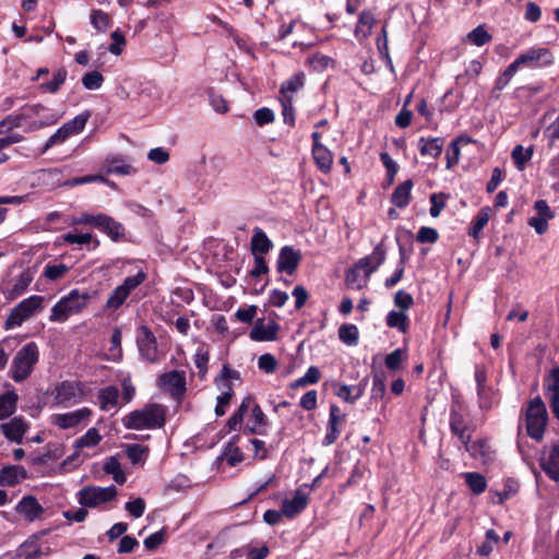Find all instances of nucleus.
Here are the masks:
<instances>
[{
    "mask_svg": "<svg viewBox=\"0 0 559 559\" xmlns=\"http://www.w3.org/2000/svg\"><path fill=\"white\" fill-rule=\"evenodd\" d=\"M16 512L24 515L26 520L34 521L44 513V508L34 496H25L15 508Z\"/></svg>",
    "mask_w": 559,
    "mask_h": 559,
    "instance_id": "23",
    "label": "nucleus"
},
{
    "mask_svg": "<svg viewBox=\"0 0 559 559\" xmlns=\"http://www.w3.org/2000/svg\"><path fill=\"white\" fill-rule=\"evenodd\" d=\"M253 118L258 126H264L274 121V112L270 108L262 107L254 111Z\"/></svg>",
    "mask_w": 559,
    "mask_h": 559,
    "instance_id": "64",
    "label": "nucleus"
},
{
    "mask_svg": "<svg viewBox=\"0 0 559 559\" xmlns=\"http://www.w3.org/2000/svg\"><path fill=\"white\" fill-rule=\"evenodd\" d=\"M394 305L402 311H406L414 305V298L411 294L400 289L394 296Z\"/></svg>",
    "mask_w": 559,
    "mask_h": 559,
    "instance_id": "60",
    "label": "nucleus"
},
{
    "mask_svg": "<svg viewBox=\"0 0 559 559\" xmlns=\"http://www.w3.org/2000/svg\"><path fill=\"white\" fill-rule=\"evenodd\" d=\"M376 19L370 11H362L355 28V36L359 39H366L372 31Z\"/></svg>",
    "mask_w": 559,
    "mask_h": 559,
    "instance_id": "31",
    "label": "nucleus"
},
{
    "mask_svg": "<svg viewBox=\"0 0 559 559\" xmlns=\"http://www.w3.org/2000/svg\"><path fill=\"white\" fill-rule=\"evenodd\" d=\"M33 282V273L29 270L23 271L15 280L12 288L7 292V298L13 300L20 297Z\"/></svg>",
    "mask_w": 559,
    "mask_h": 559,
    "instance_id": "30",
    "label": "nucleus"
},
{
    "mask_svg": "<svg viewBox=\"0 0 559 559\" xmlns=\"http://www.w3.org/2000/svg\"><path fill=\"white\" fill-rule=\"evenodd\" d=\"M525 420L527 435L535 440H540L546 429L548 414L546 405L539 396L534 397L530 402L525 413Z\"/></svg>",
    "mask_w": 559,
    "mask_h": 559,
    "instance_id": "4",
    "label": "nucleus"
},
{
    "mask_svg": "<svg viewBox=\"0 0 559 559\" xmlns=\"http://www.w3.org/2000/svg\"><path fill=\"white\" fill-rule=\"evenodd\" d=\"M19 396L14 390L0 395V420L10 417L16 411Z\"/></svg>",
    "mask_w": 559,
    "mask_h": 559,
    "instance_id": "32",
    "label": "nucleus"
},
{
    "mask_svg": "<svg viewBox=\"0 0 559 559\" xmlns=\"http://www.w3.org/2000/svg\"><path fill=\"white\" fill-rule=\"evenodd\" d=\"M72 133L64 127H60L45 143L44 147L40 151V154H45L50 147L56 144H61L67 141Z\"/></svg>",
    "mask_w": 559,
    "mask_h": 559,
    "instance_id": "49",
    "label": "nucleus"
},
{
    "mask_svg": "<svg viewBox=\"0 0 559 559\" xmlns=\"http://www.w3.org/2000/svg\"><path fill=\"white\" fill-rule=\"evenodd\" d=\"M534 154V146L531 145L527 148H524L522 145H516L511 153V157L514 162L516 169L523 170L525 168L526 163L532 158Z\"/></svg>",
    "mask_w": 559,
    "mask_h": 559,
    "instance_id": "38",
    "label": "nucleus"
},
{
    "mask_svg": "<svg viewBox=\"0 0 559 559\" xmlns=\"http://www.w3.org/2000/svg\"><path fill=\"white\" fill-rule=\"evenodd\" d=\"M91 298L88 292L72 289L67 296L62 297L51 309L49 320L51 322H64L72 314L81 312Z\"/></svg>",
    "mask_w": 559,
    "mask_h": 559,
    "instance_id": "3",
    "label": "nucleus"
},
{
    "mask_svg": "<svg viewBox=\"0 0 559 559\" xmlns=\"http://www.w3.org/2000/svg\"><path fill=\"white\" fill-rule=\"evenodd\" d=\"M26 478L27 472L21 465H8L0 469V486L13 487Z\"/></svg>",
    "mask_w": 559,
    "mask_h": 559,
    "instance_id": "22",
    "label": "nucleus"
},
{
    "mask_svg": "<svg viewBox=\"0 0 559 559\" xmlns=\"http://www.w3.org/2000/svg\"><path fill=\"white\" fill-rule=\"evenodd\" d=\"M91 23L97 31H105L109 26V17L105 12L94 10L91 14Z\"/></svg>",
    "mask_w": 559,
    "mask_h": 559,
    "instance_id": "61",
    "label": "nucleus"
},
{
    "mask_svg": "<svg viewBox=\"0 0 559 559\" xmlns=\"http://www.w3.org/2000/svg\"><path fill=\"white\" fill-rule=\"evenodd\" d=\"M39 359L38 346L34 342L25 344L17 350L11 364V377L15 382H23L33 372Z\"/></svg>",
    "mask_w": 559,
    "mask_h": 559,
    "instance_id": "2",
    "label": "nucleus"
},
{
    "mask_svg": "<svg viewBox=\"0 0 559 559\" xmlns=\"http://www.w3.org/2000/svg\"><path fill=\"white\" fill-rule=\"evenodd\" d=\"M136 345L142 359L148 362L158 360L157 341L148 326L141 325L138 329Z\"/></svg>",
    "mask_w": 559,
    "mask_h": 559,
    "instance_id": "9",
    "label": "nucleus"
},
{
    "mask_svg": "<svg viewBox=\"0 0 559 559\" xmlns=\"http://www.w3.org/2000/svg\"><path fill=\"white\" fill-rule=\"evenodd\" d=\"M544 391L554 416L559 420V367L552 368L545 377Z\"/></svg>",
    "mask_w": 559,
    "mask_h": 559,
    "instance_id": "12",
    "label": "nucleus"
},
{
    "mask_svg": "<svg viewBox=\"0 0 559 559\" xmlns=\"http://www.w3.org/2000/svg\"><path fill=\"white\" fill-rule=\"evenodd\" d=\"M312 156L318 168L324 173H330L333 165L332 153L322 144L312 145Z\"/></svg>",
    "mask_w": 559,
    "mask_h": 559,
    "instance_id": "28",
    "label": "nucleus"
},
{
    "mask_svg": "<svg viewBox=\"0 0 559 559\" xmlns=\"http://www.w3.org/2000/svg\"><path fill=\"white\" fill-rule=\"evenodd\" d=\"M91 414L92 411L90 408L83 407L73 412L58 414L53 417L52 423L61 429L74 428L86 420Z\"/></svg>",
    "mask_w": 559,
    "mask_h": 559,
    "instance_id": "17",
    "label": "nucleus"
},
{
    "mask_svg": "<svg viewBox=\"0 0 559 559\" xmlns=\"http://www.w3.org/2000/svg\"><path fill=\"white\" fill-rule=\"evenodd\" d=\"M117 488L111 485L108 487L86 486L78 493L79 503L86 508H96L115 499Z\"/></svg>",
    "mask_w": 559,
    "mask_h": 559,
    "instance_id": "7",
    "label": "nucleus"
},
{
    "mask_svg": "<svg viewBox=\"0 0 559 559\" xmlns=\"http://www.w3.org/2000/svg\"><path fill=\"white\" fill-rule=\"evenodd\" d=\"M307 503L308 500L306 495L302 491L297 490L293 499L285 500L283 502V514L289 519H293L306 509Z\"/></svg>",
    "mask_w": 559,
    "mask_h": 559,
    "instance_id": "25",
    "label": "nucleus"
},
{
    "mask_svg": "<svg viewBox=\"0 0 559 559\" xmlns=\"http://www.w3.org/2000/svg\"><path fill=\"white\" fill-rule=\"evenodd\" d=\"M84 385L76 381H63L56 388L55 401L58 405L68 407L83 401Z\"/></svg>",
    "mask_w": 559,
    "mask_h": 559,
    "instance_id": "8",
    "label": "nucleus"
},
{
    "mask_svg": "<svg viewBox=\"0 0 559 559\" xmlns=\"http://www.w3.org/2000/svg\"><path fill=\"white\" fill-rule=\"evenodd\" d=\"M466 39L473 45L481 47L491 40V35L484 25H478L466 35Z\"/></svg>",
    "mask_w": 559,
    "mask_h": 559,
    "instance_id": "44",
    "label": "nucleus"
},
{
    "mask_svg": "<svg viewBox=\"0 0 559 559\" xmlns=\"http://www.w3.org/2000/svg\"><path fill=\"white\" fill-rule=\"evenodd\" d=\"M258 367L265 373H273L277 368V361L272 354H263L258 359Z\"/></svg>",
    "mask_w": 559,
    "mask_h": 559,
    "instance_id": "59",
    "label": "nucleus"
},
{
    "mask_svg": "<svg viewBox=\"0 0 559 559\" xmlns=\"http://www.w3.org/2000/svg\"><path fill=\"white\" fill-rule=\"evenodd\" d=\"M554 61L552 53L548 48H531L521 53L513 62L520 69L521 67H543L549 66Z\"/></svg>",
    "mask_w": 559,
    "mask_h": 559,
    "instance_id": "11",
    "label": "nucleus"
},
{
    "mask_svg": "<svg viewBox=\"0 0 559 559\" xmlns=\"http://www.w3.org/2000/svg\"><path fill=\"white\" fill-rule=\"evenodd\" d=\"M146 278V274L143 271H139L135 275L128 276L123 283L117 286L109 295L105 309L115 311L119 309L130 294L140 286Z\"/></svg>",
    "mask_w": 559,
    "mask_h": 559,
    "instance_id": "6",
    "label": "nucleus"
},
{
    "mask_svg": "<svg viewBox=\"0 0 559 559\" xmlns=\"http://www.w3.org/2000/svg\"><path fill=\"white\" fill-rule=\"evenodd\" d=\"M272 248L273 242L269 239L266 234L259 227L254 228L250 243L252 254H261V257H264Z\"/></svg>",
    "mask_w": 559,
    "mask_h": 559,
    "instance_id": "27",
    "label": "nucleus"
},
{
    "mask_svg": "<svg viewBox=\"0 0 559 559\" xmlns=\"http://www.w3.org/2000/svg\"><path fill=\"white\" fill-rule=\"evenodd\" d=\"M209 360V350L205 348V346H200L194 354V364L199 370L200 379H204L206 376Z\"/></svg>",
    "mask_w": 559,
    "mask_h": 559,
    "instance_id": "46",
    "label": "nucleus"
},
{
    "mask_svg": "<svg viewBox=\"0 0 559 559\" xmlns=\"http://www.w3.org/2000/svg\"><path fill=\"white\" fill-rule=\"evenodd\" d=\"M159 384L173 399L181 401L187 390L185 371L173 370L163 373L159 377Z\"/></svg>",
    "mask_w": 559,
    "mask_h": 559,
    "instance_id": "10",
    "label": "nucleus"
},
{
    "mask_svg": "<svg viewBox=\"0 0 559 559\" xmlns=\"http://www.w3.org/2000/svg\"><path fill=\"white\" fill-rule=\"evenodd\" d=\"M301 260V254L298 250L290 246H284L278 254L276 269L280 273L293 275L297 270Z\"/></svg>",
    "mask_w": 559,
    "mask_h": 559,
    "instance_id": "14",
    "label": "nucleus"
},
{
    "mask_svg": "<svg viewBox=\"0 0 559 559\" xmlns=\"http://www.w3.org/2000/svg\"><path fill=\"white\" fill-rule=\"evenodd\" d=\"M358 335V329L354 324H343L338 329V337L346 345H356Z\"/></svg>",
    "mask_w": 559,
    "mask_h": 559,
    "instance_id": "45",
    "label": "nucleus"
},
{
    "mask_svg": "<svg viewBox=\"0 0 559 559\" xmlns=\"http://www.w3.org/2000/svg\"><path fill=\"white\" fill-rule=\"evenodd\" d=\"M96 228L105 233L114 241H118L124 236L123 225L103 213L99 214Z\"/></svg>",
    "mask_w": 559,
    "mask_h": 559,
    "instance_id": "20",
    "label": "nucleus"
},
{
    "mask_svg": "<svg viewBox=\"0 0 559 559\" xmlns=\"http://www.w3.org/2000/svg\"><path fill=\"white\" fill-rule=\"evenodd\" d=\"M100 441V436L96 428L88 429L81 438L75 441L76 448L95 447Z\"/></svg>",
    "mask_w": 559,
    "mask_h": 559,
    "instance_id": "53",
    "label": "nucleus"
},
{
    "mask_svg": "<svg viewBox=\"0 0 559 559\" xmlns=\"http://www.w3.org/2000/svg\"><path fill=\"white\" fill-rule=\"evenodd\" d=\"M103 168L107 174L119 176H129L136 173V169L119 155H108L103 163Z\"/></svg>",
    "mask_w": 559,
    "mask_h": 559,
    "instance_id": "19",
    "label": "nucleus"
},
{
    "mask_svg": "<svg viewBox=\"0 0 559 559\" xmlns=\"http://www.w3.org/2000/svg\"><path fill=\"white\" fill-rule=\"evenodd\" d=\"M28 430V424L26 420L16 416L11 418L9 421L0 424V431L11 442L21 444L23 442L24 435Z\"/></svg>",
    "mask_w": 559,
    "mask_h": 559,
    "instance_id": "13",
    "label": "nucleus"
},
{
    "mask_svg": "<svg viewBox=\"0 0 559 559\" xmlns=\"http://www.w3.org/2000/svg\"><path fill=\"white\" fill-rule=\"evenodd\" d=\"M104 81L103 74L97 70L87 72L82 78V84L88 91L100 88Z\"/></svg>",
    "mask_w": 559,
    "mask_h": 559,
    "instance_id": "50",
    "label": "nucleus"
},
{
    "mask_svg": "<svg viewBox=\"0 0 559 559\" xmlns=\"http://www.w3.org/2000/svg\"><path fill=\"white\" fill-rule=\"evenodd\" d=\"M444 140L442 138H429L421 136L418 140V150L423 156H431L437 158L440 156L443 150Z\"/></svg>",
    "mask_w": 559,
    "mask_h": 559,
    "instance_id": "29",
    "label": "nucleus"
},
{
    "mask_svg": "<svg viewBox=\"0 0 559 559\" xmlns=\"http://www.w3.org/2000/svg\"><path fill=\"white\" fill-rule=\"evenodd\" d=\"M239 437L234 436L231 440L226 444L224 451H223V459L226 460V462L230 466H235L238 463H240L243 460V453L241 450L236 445V442L238 441Z\"/></svg>",
    "mask_w": 559,
    "mask_h": 559,
    "instance_id": "35",
    "label": "nucleus"
},
{
    "mask_svg": "<svg viewBox=\"0 0 559 559\" xmlns=\"http://www.w3.org/2000/svg\"><path fill=\"white\" fill-rule=\"evenodd\" d=\"M386 325L405 333L408 329V317L404 311L392 310L386 316Z\"/></svg>",
    "mask_w": 559,
    "mask_h": 559,
    "instance_id": "41",
    "label": "nucleus"
},
{
    "mask_svg": "<svg viewBox=\"0 0 559 559\" xmlns=\"http://www.w3.org/2000/svg\"><path fill=\"white\" fill-rule=\"evenodd\" d=\"M223 389L224 392L222 395L217 396V403L215 406V414L218 417L225 415V407L229 405L230 400L234 395L231 383H224Z\"/></svg>",
    "mask_w": 559,
    "mask_h": 559,
    "instance_id": "47",
    "label": "nucleus"
},
{
    "mask_svg": "<svg viewBox=\"0 0 559 559\" xmlns=\"http://www.w3.org/2000/svg\"><path fill=\"white\" fill-rule=\"evenodd\" d=\"M278 330L280 325L275 321L264 324L263 320H258L250 331V338L255 342L275 341Z\"/></svg>",
    "mask_w": 559,
    "mask_h": 559,
    "instance_id": "21",
    "label": "nucleus"
},
{
    "mask_svg": "<svg viewBox=\"0 0 559 559\" xmlns=\"http://www.w3.org/2000/svg\"><path fill=\"white\" fill-rule=\"evenodd\" d=\"M475 380H476V384H477V394H478V397H479V404H480V407L484 408V407H489L490 405L486 402V397H487V393H488V388L486 385L487 383V373H486V370L484 367H479L477 366L476 367V370H475Z\"/></svg>",
    "mask_w": 559,
    "mask_h": 559,
    "instance_id": "36",
    "label": "nucleus"
},
{
    "mask_svg": "<svg viewBox=\"0 0 559 559\" xmlns=\"http://www.w3.org/2000/svg\"><path fill=\"white\" fill-rule=\"evenodd\" d=\"M67 74H68V72L64 68L58 69L53 73V78L51 81L41 83L39 85L40 91H43L45 93H50V94L57 93L59 91V88L61 87V85L66 82Z\"/></svg>",
    "mask_w": 559,
    "mask_h": 559,
    "instance_id": "40",
    "label": "nucleus"
},
{
    "mask_svg": "<svg viewBox=\"0 0 559 559\" xmlns=\"http://www.w3.org/2000/svg\"><path fill=\"white\" fill-rule=\"evenodd\" d=\"M88 117L90 115L87 112L78 115L70 121L66 122L63 126L72 133V135L80 133L84 129Z\"/></svg>",
    "mask_w": 559,
    "mask_h": 559,
    "instance_id": "54",
    "label": "nucleus"
},
{
    "mask_svg": "<svg viewBox=\"0 0 559 559\" xmlns=\"http://www.w3.org/2000/svg\"><path fill=\"white\" fill-rule=\"evenodd\" d=\"M386 250L383 241L379 242L371 254L359 259L356 264L360 267L366 277H369L385 260Z\"/></svg>",
    "mask_w": 559,
    "mask_h": 559,
    "instance_id": "15",
    "label": "nucleus"
},
{
    "mask_svg": "<svg viewBox=\"0 0 559 559\" xmlns=\"http://www.w3.org/2000/svg\"><path fill=\"white\" fill-rule=\"evenodd\" d=\"M519 68L514 62L510 63L507 69L496 79L493 91H502L514 76Z\"/></svg>",
    "mask_w": 559,
    "mask_h": 559,
    "instance_id": "51",
    "label": "nucleus"
},
{
    "mask_svg": "<svg viewBox=\"0 0 559 559\" xmlns=\"http://www.w3.org/2000/svg\"><path fill=\"white\" fill-rule=\"evenodd\" d=\"M380 159L383 164V166L386 169L389 182L392 183L394 180L395 175L399 171V165L390 156L388 152H382L380 154Z\"/></svg>",
    "mask_w": 559,
    "mask_h": 559,
    "instance_id": "55",
    "label": "nucleus"
},
{
    "mask_svg": "<svg viewBox=\"0 0 559 559\" xmlns=\"http://www.w3.org/2000/svg\"><path fill=\"white\" fill-rule=\"evenodd\" d=\"M361 271L362 270L355 263V265L346 272L345 283L347 287L352 289H361L366 286L369 277H366V273L361 276Z\"/></svg>",
    "mask_w": 559,
    "mask_h": 559,
    "instance_id": "37",
    "label": "nucleus"
},
{
    "mask_svg": "<svg viewBox=\"0 0 559 559\" xmlns=\"http://www.w3.org/2000/svg\"><path fill=\"white\" fill-rule=\"evenodd\" d=\"M489 209L484 207L478 211L477 215L471 223V227L468 230V235L473 238H477L483 228L487 225L489 221Z\"/></svg>",
    "mask_w": 559,
    "mask_h": 559,
    "instance_id": "43",
    "label": "nucleus"
},
{
    "mask_svg": "<svg viewBox=\"0 0 559 559\" xmlns=\"http://www.w3.org/2000/svg\"><path fill=\"white\" fill-rule=\"evenodd\" d=\"M231 380H240V372L231 369L228 365H224L221 374L215 378V384L219 385V381L224 383H230Z\"/></svg>",
    "mask_w": 559,
    "mask_h": 559,
    "instance_id": "62",
    "label": "nucleus"
},
{
    "mask_svg": "<svg viewBox=\"0 0 559 559\" xmlns=\"http://www.w3.org/2000/svg\"><path fill=\"white\" fill-rule=\"evenodd\" d=\"M145 501L142 498H135L134 500L128 501L124 506L127 512L134 519H139L145 511Z\"/></svg>",
    "mask_w": 559,
    "mask_h": 559,
    "instance_id": "56",
    "label": "nucleus"
},
{
    "mask_svg": "<svg viewBox=\"0 0 559 559\" xmlns=\"http://www.w3.org/2000/svg\"><path fill=\"white\" fill-rule=\"evenodd\" d=\"M450 430L459 438L461 443H467L472 439V430L462 413L452 408L450 412Z\"/></svg>",
    "mask_w": 559,
    "mask_h": 559,
    "instance_id": "18",
    "label": "nucleus"
},
{
    "mask_svg": "<svg viewBox=\"0 0 559 559\" xmlns=\"http://www.w3.org/2000/svg\"><path fill=\"white\" fill-rule=\"evenodd\" d=\"M334 394L347 403H354L364 394V388L360 385H334Z\"/></svg>",
    "mask_w": 559,
    "mask_h": 559,
    "instance_id": "33",
    "label": "nucleus"
},
{
    "mask_svg": "<svg viewBox=\"0 0 559 559\" xmlns=\"http://www.w3.org/2000/svg\"><path fill=\"white\" fill-rule=\"evenodd\" d=\"M438 237V231L432 227L424 226L417 233V241L420 243H435Z\"/></svg>",
    "mask_w": 559,
    "mask_h": 559,
    "instance_id": "63",
    "label": "nucleus"
},
{
    "mask_svg": "<svg viewBox=\"0 0 559 559\" xmlns=\"http://www.w3.org/2000/svg\"><path fill=\"white\" fill-rule=\"evenodd\" d=\"M413 186L411 179L400 183L391 194V203L399 209L406 207L411 201Z\"/></svg>",
    "mask_w": 559,
    "mask_h": 559,
    "instance_id": "26",
    "label": "nucleus"
},
{
    "mask_svg": "<svg viewBox=\"0 0 559 559\" xmlns=\"http://www.w3.org/2000/svg\"><path fill=\"white\" fill-rule=\"evenodd\" d=\"M148 449L141 444H129L127 447V455L132 464H136L141 462L144 455L147 453Z\"/></svg>",
    "mask_w": 559,
    "mask_h": 559,
    "instance_id": "57",
    "label": "nucleus"
},
{
    "mask_svg": "<svg viewBox=\"0 0 559 559\" xmlns=\"http://www.w3.org/2000/svg\"><path fill=\"white\" fill-rule=\"evenodd\" d=\"M166 537V530L162 528L158 532H155L151 535H148L144 539V546L147 550H155L158 548L159 545H162L165 542Z\"/></svg>",
    "mask_w": 559,
    "mask_h": 559,
    "instance_id": "58",
    "label": "nucleus"
},
{
    "mask_svg": "<svg viewBox=\"0 0 559 559\" xmlns=\"http://www.w3.org/2000/svg\"><path fill=\"white\" fill-rule=\"evenodd\" d=\"M304 73H297L289 80L283 82L281 86V93L285 95L286 99L289 98L287 94H293L304 86Z\"/></svg>",
    "mask_w": 559,
    "mask_h": 559,
    "instance_id": "48",
    "label": "nucleus"
},
{
    "mask_svg": "<svg viewBox=\"0 0 559 559\" xmlns=\"http://www.w3.org/2000/svg\"><path fill=\"white\" fill-rule=\"evenodd\" d=\"M119 399V390L115 385H109L102 389L98 393V400L100 404V408L103 411H108L118 405Z\"/></svg>",
    "mask_w": 559,
    "mask_h": 559,
    "instance_id": "34",
    "label": "nucleus"
},
{
    "mask_svg": "<svg viewBox=\"0 0 559 559\" xmlns=\"http://www.w3.org/2000/svg\"><path fill=\"white\" fill-rule=\"evenodd\" d=\"M167 407L160 404L152 403L142 409L129 413L123 418V425L128 429H156L162 428L166 421Z\"/></svg>",
    "mask_w": 559,
    "mask_h": 559,
    "instance_id": "1",
    "label": "nucleus"
},
{
    "mask_svg": "<svg viewBox=\"0 0 559 559\" xmlns=\"http://www.w3.org/2000/svg\"><path fill=\"white\" fill-rule=\"evenodd\" d=\"M104 471L111 475L114 480L119 484L123 485L127 480V477L121 468L120 462L115 456H110L106 460L104 464Z\"/></svg>",
    "mask_w": 559,
    "mask_h": 559,
    "instance_id": "39",
    "label": "nucleus"
},
{
    "mask_svg": "<svg viewBox=\"0 0 559 559\" xmlns=\"http://www.w3.org/2000/svg\"><path fill=\"white\" fill-rule=\"evenodd\" d=\"M344 415L341 413V409L336 405H331L330 407V415H329V421L326 427V433L322 441V444L324 447H329L333 444L337 438L340 437V427L344 423Z\"/></svg>",
    "mask_w": 559,
    "mask_h": 559,
    "instance_id": "16",
    "label": "nucleus"
},
{
    "mask_svg": "<svg viewBox=\"0 0 559 559\" xmlns=\"http://www.w3.org/2000/svg\"><path fill=\"white\" fill-rule=\"evenodd\" d=\"M464 478L467 486L475 495H480L486 490L487 481L481 474L469 472L464 474Z\"/></svg>",
    "mask_w": 559,
    "mask_h": 559,
    "instance_id": "42",
    "label": "nucleus"
},
{
    "mask_svg": "<svg viewBox=\"0 0 559 559\" xmlns=\"http://www.w3.org/2000/svg\"><path fill=\"white\" fill-rule=\"evenodd\" d=\"M400 255H401V259H400V263H399V266L397 269L395 270V272L393 273L392 276H390L389 278L385 280L384 282V286L386 288H392L393 286H395L403 277V274H404V264H405V260H406V254H405V250L402 246H400Z\"/></svg>",
    "mask_w": 559,
    "mask_h": 559,
    "instance_id": "52",
    "label": "nucleus"
},
{
    "mask_svg": "<svg viewBox=\"0 0 559 559\" xmlns=\"http://www.w3.org/2000/svg\"><path fill=\"white\" fill-rule=\"evenodd\" d=\"M540 466L554 481H559V444H554L548 456L543 457Z\"/></svg>",
    "mask_w": 559,
    "mask_h": 559,
    "instance_id": "24",
    "label": "nucleus"
},
{
    "mask_svg": "<svg viewBox=\"0 0 559 559\" xmlns=\"http://www.w3.org/2000/svg\"><path fill=\"white\" fill-rule=\"evenodd\" d=\"M43 301L44 297L39 295H33L20 301L7 317L3 323L4 330L8 331L16 326H21L37 310L41 308Z\"/></svg>",
    "mask_w": 559,
    "mask_h": 559,
    "instance_id": "5",
    "label": "nucleus"
}]
</instances>
